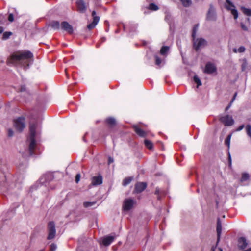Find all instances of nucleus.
I'll return each mask as SVG.
<instances>
[{"label": "nucleus", "mask_w": 251, "mask_h": 251, "mask_svg": "<svg viewBox=\"0 0 251 251\" xmlns=\"http://www.w3.org/2000/svg\"><path fill=\"white\" fill-rule=\"evenodd\" d=\"M216 18L217 17L215 9L213 6L212 4H210L207 13L206 20L207 21H215Z\"/></svg>", "instance_id": "1a4fd4ad"}, {"label": "nucleus", "mask_w": 251, "mask_h": 251, "mask_svg": "<svg viewBox=\"0 0 251 251\" xmlns=\"http://www.w3.org/2000/svg\"><path fill=\"white\" fill-rule=\"evenodd\" d=\"M77 10L81 13H83L86 10V7L82 0H78L76 2Z\"/></svg>", "instance_id": "f3484780"}, {"label": "nucleus", "mask_w": 251, "mask_h": 251, "mask_svg": "<svg viewBox=\"0 0 251 251\" xmlns=\"http://www.w3.org/2000/svg\"><path fill=\"white\" fill-rule=\"evenodd\" d=\"M216 71L215 66L211 63H207L206 64L204 72L207 74H212Z\"/></svg>", "instance_id": "f8f14e48"}, {"label": "nucleus", "mask_w": 251, "mask_h": 251, "mask_svg": "<svg viewBox=\"0 0 251 251\" xmlns=\"http://www.w3.org/2000/svg\"><path fill=\"white\" fill-rule=\"evenodd\" d=\"M102 183V177L100 175L95 176L92 178V184L94 186L100 185Z\"/></svg>", "instance_id": "ddd939ff"}, {"label": "nucleus", "mask_w": 251, "mask_h": 251, "mask_svg": "<svg viewBox=\"0 0 251 251\" xmlns=\"http://www.w3.org/2000/svg\"><path fill=\"white\" fill-rule=\"evenodd\" d=\"M132 180V178L131 177H127L124 179L123 181V185L124 186H126L129 184Z\"/></svg>", "instance_id": "c85d7f7f"}, {"label": "nucleus", "mask_w": 251, "mask_h": 251, "mask_svg": "<svg viewBox=\"0 0 251 251\" xmlns=\"http://www.w3.org/2000/svg\"><path fill=\"white\" fill-rule=\"evenodd\" d=\"M241 10L243 12V13L248 16H251V9L249 8H247L245 7H241Z\"/></svg>", "instance_id": "4be33fe9"}, {"label": "nucleus", "mask_w": 251, "mask_h": 251, "mask_svg": "<svg viewBox=\"0 0 251 251\" xmlns=\"http://www.w3.org/2000/svg\"><path fill=\"white\" fill-rule=\"evenodd\" d=\"M231 137V134L228 135L226 139L225 140V143L228 148L230 146V142Z\"/></svg>", "instance_id": "72a5a7b5"}, {"label": "nucleus", "mask_w": 251, "mask_h": 251, "mask_svg": "<svg viewBox=\"0 0 251 251\" xmlns=\"http://www.w3.org/2000/svg\"><path fill=\"white\" fill-rule=\"evenodd\" d=\"M245 50V48L244 46H241L240 47L238 50L236 49H233V52L235 53H237V52H239L240 53L244 52Z\"/></svg>", "instance_id": "7c9ffc66"}, {"label": "nucleus", "mask_w": 251, "mask_h": 251, "mask_svg": "<svg viewBox=\"0 0 251 251\" xmlns=\"http://www.w3.org/2000/svg\"><path fill=\"white\" fill-rule=\"evenodd\" d=\"M145 145L147 148L150 150H151L153 148V144L151 142L148 140H145L144 141Z\"/></svg>", "instance_id": "bb28decb"}, {"label": "nucleus", "mask_w": 251, "mask_h": 251, "mask_svg": "<svg viewBox=\"0 0 251 251\" xmlns=\"http://www.w3.org/2000/svg\"><path fill=\"white\" fill-rule=\"evenodd\" d=\"M50 26L54 29H59L60 23L58 21H53L50 23Z\"/></svg>", "instance_id": "412c9836"}, {"label": "nucleus", "mask_w": 251, "mask_h": 251, "mask_svg": "<svg viewBox=\"0 0 251 251\" xmlns=\"http://www.w3.org/2000/svg\"><path fill=\"white\" fill-rule=\"evenodd\" d=\"M249 178V175L247 173H243L242 176L241 181H247Z\"/></svg>", "instance_id": "f704fd0d"}, {"label": "nucleus", "mask_w": 251, "mask_h": 251, "mask_svg": "<svg viewBox=\"0 0 251 251\" xmlns=\"http://www.w3.org/2000/svg\"><path fill=\"white\" fill-rule=\"evenodd\" d=\"M248 63L246 60L244 61L243 64H242V70L243 71H245L247 67Z\"/></svg>", "instance_id": "58836bf2"}, {"label": "nucleus", "mask_w": 251, "mask_h": 251, "mask_svg": "<svg viewBox=\"0 0 251 251\" xmlns=\"http://www.w3.org/2000/svg\"><path fill=\"white\" fill-rule=\"evenodd\" d=\"M194 81L197 84V87L201 85V80L198 78L197 76L195 75L194 76Z\"/></svg>", "instance_id": "473e14b6"}, {"label": "nucleus", "mask_w": 251, "mask_h": 251, "mask_svg": "<svg viewBox=\"0 0 251 251\" xmlns=\"http://www.w3.org/2000/svg\"><path fill=\"white\" fill-rule=\"evenodd\" d=\"M25 90H26L25 86V85L21 86V91L24 92V91H25Z\"/></svg>", "instance_id": "49530a36"}, {"label": "nucleus", "mask_w": 251, "mask_h": 251, "mask_svg": "<svg viewBox=\"0 0 251 251\" xmlns=\"http://www.w3.org/2000/svg\"><path fill=\"white\" fill-rule=\"evenodd\" d=\"M114 239V237L112 236H107L104 237L101 240V244L105 246H107L110 245Z\"/></svg>", "instance_id": "4468645a"}, {"label": "nucleus", "mask_w": 251, "mask_h": 251, "mask_svg": "<svg viewBox=\"0 0 251 251\" xmlns=\"http://www.w3.org/2000/svg\"><path fill=\"white\" fill-rule=\"evenodd\" d=\"M13 135V131L12 129H9L8 130V136L9 137H12Z\"/></svg>", "instance_id": "a18cd8bd"}, {"label": "nucleus", "mask_w": 251, "mask_h": 251, "mask_svg": "<svg viewBox=\"0 0 251 251\" xmlns=\"http://www.w3.org/2000/svg\"><path fill=\"white\" fill-rule=\"evenodd\" d=\"M155 194L157 195V199L160 200L161 199V195H165L164 191H160L158 188H156L155 191Z\"/></svg>", "instance_id": "393cba45"}, {"label": "nucleus", "mask_w": 251, "mask_h": 251, "mask_svg": "<svg viewBox=\"0 0 251 251\" xmlns=\"http://www.w3.org/2000/svg\"><path fill=\"white\" fill-rule=\"evenodd\" d=\"M80 179V175L79 174H78L76 175L75 176V181L77 183L79 182Z\"/></svg>", "instance_id": "37998d69"}, {"label": "nucleus", "mask_w": 251, "mask_h": 251, "mask_svg": "<svg viewBox=\"0 0 251 251\" xmlns=\"http://www.w3.org/2000/svg\"><path fill=\"white\" fill-rule=\"evenodd\" d=\"M149 8L150 10H151L153 11H156L159 9L158 7L155 4H154L153 3H151L150 4Z\"/></svg>", "instance_id": "c756f323"}, {"label": "nucleus", "mask_w": 251, "mask_h": 251, "mask_svg": "<svg viewBox=\"0 0 251 251\" xmlns=\"http://www.w3.org/2000/svg\"><path fill=\"white\" fill-rule=\"evenodd\" d=\"M48 239L51 240L53 239L56 234V230L55 224L53 221L50 222L48 225Z\"/></svg>", "instance_id": "423d86ee"}, {"label": "nucleus", "mask_w": 251, "mask_h": 251, "mask_svg": "<svg viewBox=\"0 0 251 251\" xmlns=\"http://www.w3.org/2000/svg\"><path fill=\"white\" fill-rule=\"evenodd\" d=\"M14 126L17 131L21 132L25 126V118L23 117L18 118L14 121Z\"/></svg>", "instance_id": "39448f33"}, {"label": "nucleus", "mask_w": 251, "mask_h": 251, "mask_svg": "<svg viewBox=\"0 0 251 251\" xmlns=\"http://www.w3.org/2000/svg\"><path fill=\"white\" fill-rule=\"evenodd\" d=\"M219 250H220V251H223V250L221 248H220Z\"/></svg>", "instance_id": "6e6d98bb"}, {"label": "nucleus", "mask_w": 251, "mask_h": 251, "mask_svg": "<svg viewBox=\"0 0 251 251\" xmlns=\"http://www.w3.org/2000/svg\"><path fill=\"white\" fill-rule=\"evenodd\" d=\"M247 240L244 237H240L238 239V248L241 250L245 249L247 246Z\"/></svg>", "instance_id": "a211bd4d"}, {"label": "nucleus", "mask_w": 251, "mask_h": 251, "mask_svg": "<svg viewBox=\"0 0 251 251\" xmlns=\"http://www.w3.org/2000/svg\"><path fill=\"white\" fill-rule=\"evenodd\" d=\"M169 47L168 46H163L160 50V53L161 55H165L169 51Z\"/></svg>", "instance_id": "5701e85b"}, {"label": "nucleus", "mask_w": 251, "mask_h": 251, "mask_svg": "<svg viewBox=\"0 0 251 251\" xmlns=\"http://www.w3.org/2000/svg\"><path fill=\"white\" fill-rule=\"evenodd\" d=\"M245 127V126L244 125H241V126H240L235 131H240L241 130H242Z\"/></svg>", "instance_id": "a19ab883"}, {"label": "nucleus", "mask_w": 251, "mask_h": 251, "mask_svg": "<svg viewBox=\"0 0 251 251\" xmlns=\"http://www.w3.org/2000/svg\"><path fill=\"white\" fill-rule=\"evenodd\" d=\"M241 26L242 29L244 31H247L248 30V27L243 23H241Z\"/></svg>", "instance_id": "79ce46f5"}, {"label": "nucleus", "mask_w": 251, "mask_h": 251, "mask_svg": "<svg viewBox=\"0 0 251 251\" xmlns=\"http://www.w3.org/2000/svg\"><path fill=\"white\" fill-rule=\"evenodd\" d=\"M133 128L135 132L140 137H145L146 135V133L142 130L138 126H134Z\"/></svg>", "instance_id": "aec40b11"}, {"label": "nucleus", "mask_w": 251, "mask_h": 251, "mask_svg": "<svg viewBox=\"0 0 251 251\" xmlns=\"http://www.w3.org/2000/svg\"><path fill=\"white\" fill-rule=\"evenodd\" d=\"M3 31V28L0 26V33H2Z\"/></svg>", "instance_id": "3c124183"}, {"label": "nucleus", "mask_w": 251, "mask_h": 251, "mask_svg": "<svg viewBox=\"0 0 251 251\" xmlns=\"http://www.w3.org/2000/svg\"><path fill=\"white\" fill-rule=\"evenodd\" d=\"M33 54L29 51L23 50L13 53L10 57L12 63L23 67L25 69L33 62Z\"/></svg>", "instance_id": "f257e3e1"}, {"label": "nucleus", "mask_w": 251, "mask_h": 251, "mask_svg": "<svg viewBox=\"0 0 251 251\" xmlns=\"http://www.w3.org/2000/svg\"><path fill=\"white\" fill-rule=\"evenodd\" d=\"M247 135L251 139V125L248 124L245 127Z\"/></svg>", "instance_id": "a878e982"}, {"label": "nucleus", "mask_w": 251, "mask_h": 251, "mask_svg": "<svg viewBox=\"0 0 251 251\" xmlns=\"http://www.w3.org/2000/svg\"><path fill=\"white\" fill-rule=\"evenodd\" d=\"M225 7L227 10L231 11V13L233 15L234 19L236 20L238 18V11L235 9V6L234 4L231 1H230L229 0H226Z\"/></svg>", "instance_id": "20e7f679"}, {"label": "nucleus", "mask_w": 251, "mask_h": 251, "mask_svg": "<svg viewBox=\"0 0 251 251\" xmlns=\"http://www.w3.org/2000/svg\"><path fill=\"white\" fill-rule=\"evenodd\" d=\"M207 45V42L206 40L202 38L195 39L193 38V47L196 50L204 48Z\"/></svg>", "instance_id": "7ed1b4c3"}, {"label": "nucleus", "mask_w": 251, "mask_h": 251, "mask_svg": "<svg viewBox=\"0 0 251 251\" xmlns=\"http://www.w3.org/2000/svg\"><path fill=\"white\" fill-rule=\"evenodd\" d=\"M220 121L225 126H231L234 123V121L232 117L229 115L221 116L220 118Z\"/></svg>", "instance_id": "0eeeda50"}, {"label": "nucleus", "mask_w": 251, "mask_h": 251, "mask_svg": "<svg viewBox=\"0 0 251 251\" xmlns=\"http://www.w3.org/2000/svg\"><path fill=\"white\" fill-rule=\"evenodd\" d=\"M231 104H232V103H231V102H230L229 104L226 107V108L225 109L226 111H227L228 110V109L230 107Z\"/></svg>", "instance_id": "8fccbe9b"}, {"label": "nucleus", "mask_w": 251, "mask_h": 251, "mask_svg": "<svg viewBox=\"0 0 251 251\" xmlns=\"http://www.w3.org/2000/svg\"><path fill=\"white\" fill-rule=\"evenodd\" d=\"M135 201L131 198L125 200L123 202V208L125 211H129L133 206Z\"/></svg>", "instance_id": "6e6552de"}, {"label": "nucleus", "mask_w": 251, "mask_h": 251, "mask_svg": "<svg viewBox=\"0 0 251 251\" xmlns=\"http://www.w3.org/2000/svg\"><path fill=\"white\" fill-rule=\"evenodd\" d=\"M147 187L146 183L138 182L135 185V191L136 193H141Z\"/></svg>", "instance_id": "2eb2a0df"}, {"label": "nucleus", "mask_w": 251, "mask_h": 251, "mask_svg": "<svg viewBox=\"0 0 251 251\" xmlns=\"http://www.w3.org/2000/svg\"><path fill=\"white\" fill-rule=\"evenodd\" d=\"M61 28L67 32L69 34H72L73 33L74 30L73 26L69 24L67 22L64 21L61 23Z\"/></svg>", "instance_id": "9b49d317"}, {"label": "nucleus", "mask_w": 251, "mask_h": 251, "mask_svg": "<svg viewBox=\"0 0 251 251\" xmlns=\"http://www.w3.org/2000/svg\"><path fill=\"white\" fill-rule=\"evenodd\" d=\"M198 28V25H195L193 28L192 37L193 38H195L196 32Z\"/></svg>", "instance_id": "c9c22d12"}, {"label": "nucleus", "mask_w": 251, "mask_h": 251, "mask_svg": "<svg viewBox=\"0 0 251 251\" xmlns=\"http://www.w3.org/2000/svg\"><path fill=\"white\" fill-rule=\"evenodd\" d=\"M92 16L93 17V21L91 23L88 24L87 26L89 30H91L95 28L100 20V17L96 15V12L95 11L92 12Z\"/></svg>", "instance_id": "9d476101"}, {"label": "nucleus", "mask_w": 251, "mask_h": 251, "mask_svg": "<svg viewBox=\"0 0 251 251\" xmlns=\"http://www.w3.org/2000/svg\"><path fill=\"white\" fill-rule=\"evenodd\" d=\"M8 20L9 22H13L14 21V16L12 14H10L8 16Z\"/></svg>", "instance_id": "c03bdc74"}, {"label": "nucleus", "mask_w": 251, "mask_h": 251, "mask_svg": "<svg viewBox=\"0 0 251 251\" xmlns=\"http://www.w3.org/2000/svg\"><path fill=\"white\" fill-rule=\"evenodd\" d=\"M113 161H114L113 158L111 157H109V158H108V163L110 164V163H112Z\"/></svg>", "instance_id": "de8ad7c7"}, {"label": "nucleus", "mask_w": 251, "mask_h": 251, "mask_svg": "<svg viewBox=\"0 0 251 251\" xmlns=\"http://www.w3.org/2000/svg\"><path fill=\"white\" fill-rule=\"evenodd\" d=\"M11 34H12V33L10 32H4L3 34V37H2L3 39L6 40V39H8L10 37V36L11 35Z\"/></svg>", "instance_id": "e433bc0d"}, {"label": "nucleus", "mask_w": 251, "mask_h": 251, "mask_svg": "<svg viewBox=\"0 0 251 251\" xmlns=\"http://www.w3.org/2000/svg\"><path fill=\"white\" fill-rule=\"evenodd\" d=\"M243 251H251V248H250L248 249L247 250H244Z\"/></svg>", "instance_id": "603ef678"}, {"label": "nucleus", "mask_w": 251, "mask_h": 251, "mask_svg": "<svg viewBox=\"0 0 251 251\" xmlns=\"http://www.w3.org/2000/svg\"><path fill=\"white\" fill-rule=\"evenodd\" d=\"M231 156H230V155L229 154V162L230 163H231Z\"/></svg>", "instance_id": "864d4df0"}, {"label": "nucleus", "mask_w": 251, "mask_h": 251, "mask_svg": "<svg viewBox=\"0 0 251 251\" xmlns=\"http://www.w3.org/2000/svg\"><path fill=\"white\" fill-rule=\"evenodd\" d=\"M216 230L217 233V244H218L220 241L221 234L222 233V223L219 219H218L217 221Z\"/></svg>", "instance_id": "6ab92c4d"}, {"label": "nucleus", "mask_w": 251, "mask_h": 251, "mask_svg": "<svg viewBox=\"0 0 251 251\" xmlns=\"http://www.w3.org/2000/svg\"><path fill=\"white\" fill-rule=\"evenodd\" d=\"M184 7H189L192 4L191 0H179Z\"/></svg>", "instance_id": "b1692460"}, {"label": "nucleus", "mask_w": 251, "mask_h": 251, "mask_svg": "<svg viewBox=\"0 0 251 251\" xmlns=\"http://www.w3.org/2000/svg\"><path fill=\"white\" fill-rule=\"evenodd\" d=\"M106 122L110 126H113L116 124L115 119L112 117L107 118L106 119Z\"/></svg>", "instance_id": "cd10ccee"}, {"label": "nucleus", "mask_w": 251, "mask_h": 251, "mask_svg": "<svg viewBox=\"0 0 251 251\" xmlns=\"http://www.w3.org/2000/svg\"><path fill=\"white\" fill-rule=\"evenodd\" d=\"M105 38H103L102 39V41H105Z\"/></svg>", "instance_id": "5fc2aeb1"}, {"label": "nucleus", "mask_w": 251, "mask_h": 251, "mask_svg": "<svg viewBox=\"0 0 251 251\" xmlns=\"http://www.w3.org/2000/svg\"><path fill=\"white\" fill-rule=\"evenodd\" d=\"M36 126L35 124H31L30 125L29 127V140L30 143L29 145V155L32 156L34 154V150L36 147V143L35 139L36 136Z\"/></svg>", "instance_id": "f03ea898"}, {"label": "nucleus", "mask_w": 251, "mask_h": 251, "mask_svg": "<svg viewBox=\"0 0 251 251\" xmlns=\"http://www.w3.org/2000/svg\"><path fill=\"white\" fill-rule=\"evenodd\" d=\"M95 204H96V202L95 201H93V202L87 201V202H84L83 203V206L85 207H89L93 206Z\"/></svg>", "instance_id": "2f4dec72"}, {"label": "nucleus", "mask_w": 251, "mask_h": 251, "mask_svg": "<svg viewBox=\"0 0 251 251\" xmlns=\"http://www.w3.org/2000/svg\"><path fill=\"white\" fill-rule=\"evenodd\" d=\"M236 96H237V93H235V94L234 95V96H233V98L232 99V100L231 101V103H232L234 101V100H235V99L236 98Z\"/></svg>", "instance_id": "09e8293b"}, {"label": "nucleus", "mask_w": 251, "mask_h": 251, "mask_svg": "<svg viewBox=\"0 0 251 251\" xmlns=\"http://www.w3.org/2000/svg\"><path fill=\"white\" fill-rule=\"evenodd\" d=\"M53 177V176L51 174H46L42 176L40 181L42 184H44L51 180Z\"/></svg>", "instance_id": "dca6fc26"}, {"label": "nucleus", "mask_w": 251, "mask_h": 251, "mask_svg": "<svg viewBox=\"0 0 251 251\" xmlns=\"http://www.w3.org/2000/svg\"><path fill=\"white\" fill-rule=\"evenodd\" d=\"M57 248V246L54 244H52L50 246L51 251H54Z\"/></svg>", "instance_id": "ea45409f"}, {"label": "nucleus", "mask_w": 251, "mask_h": 251, "mask_svg": "<svg viewBox=\"0 0 251 251\" xmlns=\"http://www.w3.org/2000/svg\"><path fill=\"white\" fill-rule=\"evenodd\" d=\"M162 62L161 59H160L158 56H155V64L156 65L159 66Z\"/></svg>", "instance_id": "4c0bfd02"}]
</instances>
